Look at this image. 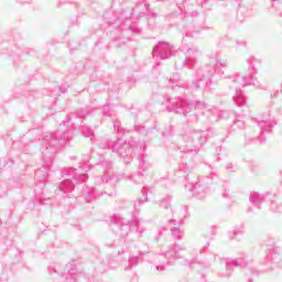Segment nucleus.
<instances>
[{
  "mask_svg": "<svg viewBox=\"0 0 282 282\" xmlns=\"http://www.w3.org/2000/svg\"><path fill=\"white\" fill-rule=\"evenodd\" d=\"M228 67V59L221 58L216 55L214 62H209L196 70V77L191 83L186 84L180 78V74H174L170 78V85L172 89L176 87L183 89H189V91H199V89H206L208 80L213 78V75L224 76V69Z\"/></svg>",
  "mask_w": 282,
  "mask_h": 282,
  "instance_id": "obj_1",
  "label": "nucleus"
},
{
  "mask_svg": "<svg viewBox=\"0 0 282 282\" xmlns=\"http://www.w3.org/2000/svg\"><path fill=\"white\" fill-rule=\"evenodd\" d=\"M246 63L249 65V72H251V75L241 76L236 74L229 79V84L231 85L229 88L235 93L232 95V100L237 107H243V105H246V95L241 91V87L252 85L253 87H257V89H268V87L261 84V82L256 77L259 73V69L257 68V63L259 62L257 58L249 57L246 59Z\"/></svg>",
  "mask_w": 282,
  "mask_h": 282,
  "instance_id": "obj_2",
  "label": "nucleus"
},
{
  "mask_svg": "<svg viewBox=\"0 0 282 282\" xmlns=\"http://www.w3.org/2000/svg\"><path fill=\"white\" fill-rule=\"evenodd\" d=\"M111 161H102L101 165L106 169L104 176L95 177V187H90L84 192V197L89 204L93 199L97 197H102V195H109L113 197L116 195V186L118 184V177L111 173Z\"/></svg>",
  "mask_w": 282,
  "mask_h": 282,
  "instance_id": "obj_3",
  "label": "nucleus"
},
{
  "mask_svg": "<svg viewBox=\"0 0 282 282\" xmlns=\"http://www.w3.org/2000/svg\"><path fill=\"white\" fill-rule=\"evenodd\" d=\"M181 135L183 140L181 147L186 153H199L202 147L208 142V131L195 130L188 126L183 128Z\"/></svg>",
  "mask_w": 282,
  "mask_h": 282,
  "instance_id": "obj_4",
  "label": "nucleus"
},
{
  "mask_svg": "<svg viewBox=\"0 0 282 282\" xmlns=\"http://www.w3.org/2000/svg\"><path fill=\"white\" fill-rule=\"evenodd\" d=\"M166 102H169L166 106L167 111L178 113L180 116H186L193 110L202 111V113H204V110L208 109V105L204 101L193 100L188 102L180 97L175 98L174 101H171V98H167Z\"/></svg>",
  "mask_w": 282,
  "mask_h": 282,
  "instance_id": "obj_5",
  "label": "nucleus"
},
{
  "mask_svg": "<svg viewBox=\"0 0 282 282\" xmlns=\"http://www.w3.org/2000/svg\"><path fill=\"white\" fill-rule=\"evenodd\" d=\"M61 143V140H58V133L57 132H46L43 135L42 139V160L46 166H50L52 164V160H54V155H56V144Z\"/></svg>",
  "mask_w": 282,
  "mask_h": 282,
  "instance_id": "obj_6",
  "label": "nucleus"
},
{
  "mask_svg": "<svg viewBox=\"0 0 282 282\" xmlns=\"http://www.w3.org/2000/svg\"><path fill=\"white\" fill-rule=\"evenodd\" d=\"M224 261H225L226 271L223 273V276H225V279H230V276H232L234 268H245L246 274H253V275L259 274V271L250 267L251 262L246 258H236V259L226 258L224 259Z\"/></svg>",
  "mask_w": 282,
  "mask_h": 282,
  "instance_id": "obj_7",
  "label": "nucleus"
},
{
  "mask_svg": "<svg viewBox=\"0 0 282 282\" xmlns=\"http://www.w3.org/2000/svg\"><path fill=\"white\" fill-rule=\"evenodd\" d=\"M181 50L185 52V59L182 62L183 67L193 69L197 63V56H199V48L197 46L189 47L186 44V39H183Z\"/></svg>",
  "mask_w": 282,
  "mask_h": 282,
  "instance_id": "obj_8",
  "label": "nucleus"
},
{
  "mask_svg": "<svg viewBox=\"0 0 282 282\" xmlns=\"http://www.w3.org/2000/svg\"><path fill=\"white\" fill-rule=\"evenodd\" d=\"M213 184V180L210 176H203L198 178V182L195 185L188 187L192 191L193 195L198 199H204L207 193H210V185Z\"/></svg>",
  "mask_w": 282,
  "mask_h": 282,
  "instance_id": "obj_9",
  "label": "nucleus"
},
{
  "mask_svg": "<svg viewBox=\"0 0 282 282\" xmlns=\"http://www.w3.org/2000/svg\"><path fill=\"white\" fill-rule=\"evenodd\" d=\"M152 54L155 58H160V61H166V58L173 56V45L166 41H160L153 47Z\"/></svg>",
  "mask_w": 282,
  "mask_h": 282,
  "instance_id": "obj_10",
  "label": "nucleus"
},
{
  "mask_svg": "<svg viewBox=\"0 0 282 282\" xmlns=\"http://www.w3.org/2000/svg\"><path fill=\"white\" fill-rule=\"evenodd\" d=\"M160 257H163L164 259H166V262H162L155 265V270L158 272H164L166 265H171V259H175V260L182 259V257L177 254V251H175L172 246H170L169 250H166L165 252L160 253Z\"/></svg>",
  "mask_w": 282,
  "mask_h": 282,
  "instance_id": "obj_11",
  "label": "nucleus"
},
{
  "mask_svg": "<svg viewBox=\"0 0 282 282\" xmlns=\"http://www.w3.org/2000/svg\"><path fill=\"white\" fill-rule=\"evenodd\" d=\"M107 149H110L113 153H118L119 155H124L122 151L127 149V143L122 144V140L118 139L116 141H109L106 144Z\"/></svg>",
  "mask_w": 282,
  "mask_h": 282,
  "instance_id": "obj_12",
  "label": "nucleus"
},
{
  "mask_svg": "<svg viewBox=\"0 0 282 282\" xmlns=\"http://www.w3.org/2000/svg\"><path fill=\"white\" fill-rule=\"evenodd\" d=\"M276 121L272 119H262L258 121V126L260 128V135H263V133L268 132L270 133L272 131V127H275Z\"/></svg>",
  "mask_w": 282,
  "mask_h": 282,
  "instance_id": "obj_13",
  "label": "nucleus"
},
{
  "mask_svg": "<svg viewBox=\"0 0 282 282\" xmlns=\"http://www.w3.org/2000/svg\"><path fill=\"white\" fill-rule=\"evenodd\" d=\"M249 202L256 206V208H261V204L265 202V195H261L258 192L250 193Z\"/></svg>",
  "mask_w": 282,
  "mask_h": 282,
  "instance_id": "obj_14",
  "label": "nucleus"
},
{
  "mask_svg": "<svg viewBox=\"0 0 282 282\" xmlns=\"http://www.w3.org/2000/svg\"><path fill=\"white\" fill-rule=\"evenodd\" d=\"M151 169V163L144 154L139 158V175H145L147 171Z\"/></svg>",
  "mask_w": 282,
  "mask_h": 282,
  "instance_id": "obj_15",
  "label": "nucleus"
},
{
  "mask_svg": "<svg viewBox=\"0 0 282 282\" xmlns=\"http://www.w3.org/2000/svg\"><path fill=\"white\" fill-rule=\"evenodd\" d=\"M59 193H62L63 197L69 196V193H72V180L66 178L61 183Z\"/></svg>",
  "mask_w": 282,
  "mask_h": 282,
  "instance_id": "obj_16",
  "label": "nucleus"
},
{
  "mask_svg": "<svg viewBox=\"0 0 282 282\" xmlns=\"http://www.w3.org/2000/svg\"><path fill=\"white\" fill-rule=\"evenodd\" d=\"M59 282H72V263L66 264L65 269L61 272Z\"/></svg>",
  "mask_w": 282,
  "mask_h": 282,
  "instance_id": "obj_17",
  "label": "nucleus"
},
{
  "mask_svg": "<svg viewBox=\"0 0 282 282\" xmlns=\"http://www.w3.org/2000/svg\"><path fill=\"white\" fill-rule=\"evenodd\" d=\"M73 175L75 176V180H79V182H85L87 180V172L83 170L82 166L78 169H73Z\"/></svg>",
  "mask_w": 282,
  "mask_h": 282,
  "instance_id": "obj_18",
  "label": "nucleus"
},
{
  "mask_svg": "<svg viewBox=\"0 0 282 282\" xmlns=\"http://www.w3.org/2000/svg\"><path fill=\"white\" fill-rule=\"evenodd\" d=\"M139 261H140L139 256H130L128 259V263L122 264L123 270H131V268H135V265H138Z\"/></svg>",
  "mask_w": 282,
  "mask_h": 282,
  "instance_id": "obj_19",
  "label": "nucleus"
},
{
  "mask_svg": "<svg viewBox=\"0 0 282 282\" xmlns=\"http://www.w3.org/2000/svg\"><path fill=\"white\" fill-rule=\"evenodd\" d=\"M143 197L142 198H138L137 202L134 203V209L138 210V206H142V204H147L148 198L147 195L149 192H147V188L143 187V189L141 191Z\"/></svg>",
  "mask_w": 282,
  "mask_h": 282,
  "instance_id": "obj_20",
  "label": "nucleus"
},
{
  "mask_svg": "<svg viewBox=\"0 0 282 282\" xmlns=\"http://www.w3.org/2000/svg\"><path fill=\"white\" fill-rule=\"evenodd\" d=\"M234 128L235 129H245L246 128V121L243 120V117L238 116L236 117L234 121Z\"/></svg>",
  "mask_w": 282,
  "mask_h": 282,
  "instance_id": "obj_21",
  "label": "nucleus"
},
{
  "mask_svg": "<svg viewBox=\"0 0 282 282\" xmlns=\"http://www.w3.org/2000/svg\"><path fill=\"white\" fill-rule=\"evenodd\" d=\"M111 224H115V226H122V224H126V221L122 216L115 214L111 216Z\"/></svg>",
  "mask_w": 282,
  "mask_h": 282,
  "instance_id": "obj_22",
  "label": "nucleus"
},
{
  "mask_svg": "<svg viewBox=\"0 0 282 282\" xmlns=\"http://www.w3.org/2000/svg\"><path fill=\"white\" fill-rule=\"evenodd\" d=\"M171 232H172V237H174V239L180 240L184 237V231L182 229H180L178 227L171 228Z\"/></svg>",
  "mask_w": 282,
  "mask_h": 282,
  "instance_id": "obj_23",
  "label": "nucleus"
},
{
  "mask_svg": "<svg viewBox=\"0 0 282 282\" xmlns=\"http://www.w3.org/2000/svg\"><path fill=\"white\" fill-rule=\"evenodd\" d=\"M82 133L85 138H94V130L87 126L82 127Z\"/></svg>",
  "mask_w": 282,
  "mask_h": 282,
  "instance_id": "obj_24",
  "label": "nucleus"
},
{
  "mask_svg": "<svg viewBox=\"0 0 282 282\" xmlns=\"http://www.w3.org/2000/svg\"><path fill=\"white\" fill-rule=\"evenodd\" d=\"M270 210L272 213H281L282 210V204H278L276 202H272L270 206Z\"/></svg>",
  "mask_w": 282,
  "mask_h": 282,
  "instance_id": "obj_25",
  "label": "nucleus"
},
{
  "mask_svg": "<svg viewBox=\"0 0 282 282\" xmlns=\"http://www.w3.org/2000/svg\"><path fill=\"white\" fill-rule=\"evenodd\" d=\"M77 118H85V116H89V109L84 108L76 111Z\"/></svg>",
  "mask_w": 282,
  "mask_h": 282,
  "instance_id": "obj_26",
  "label": "nucleus"
},
{
  "mask_svg": "<svg viewBox=\"0 0 282 282\" xmlns=\"http://www.w3.org/2000/svg\"><path fill=\"white\" fill-rule=\"evenodd\" d=\"M50 274H56L58 272V264L53 263L48 267Z\"/></svg>",
  "mask_w": 282,
  "mask_h": 282,
  "instance_id": "obj_27",
  "label": "nucleus"
},
{
  "mask_svg": "<svg viewBox=\"0 0 282 282\" xmlns=\"http://www.w3.org/2000/svg\"><path fill=\"white\" fill-rule=\"evenodd\" d=\"M171 206V199L170 198H164L161 200V208L169 209Z\"/></svg>",
  "mask_w": 282,
  "mask_h": 282,
  "instance_id": "obj_28",
  "label": "nucleus"
},
{
  "mask_svg": "<svg viewBox=\"0 0 282 282\" xmlns=\"http://www.w3.org/2000/svg\"><path fill=\"white\" fill-rule=\"evenodd\" d=\"M237 235H243V229H234L230 239H235Z\"/></svg>",
  "mask_w": 282,
  "mask_h": 282,
  "instance_id": "obj_29",
  "label": "nucleus"
},
{
  "mask_svg": "<svg viewBox=\"0 0 282 282\" xmlns=\"http://www.w3.org/2000/svg\"><path fill=\"white\" fill-rule=\"evenodd\" d=\"M171 246H172V249L175 250L176 254H177V250H186V247L182 245H171Z\"/></svg>",
  "mask_w": 282,
  "mask_h": 282,
  "instance_id": "obj_30",
  "label": "nucleus"
},
{
  "mask_svg": "<svg viewBox=\"0 0 282 282\" xmlns=\"http://www.w3.org/2000/svg\"><path fill=\"white\" fill-rule=\"evenodd\" d=\"M25 54H28L29 56H34V54H36V51H34V48H26Z\"/></svg>",
  "mask_w": 282,
  "mask_h": 282,
  "instance_id": "obj_31",
  "label": "nucleus"
},
{
  "mask_svg": "<svg viewBox=\"0 0 282 282\" xmlns=\"http://www.w3.org/2000/svg\"><path fill=\"white\" fill-rule=\"evenodd\" d=\"M148 17H151L152 19H156L158 13H155L153 10H148Z\"/></svg>",
  "mask_w": 282,
  "mask_h": 282,
  "instance_id": "obj_32",
  "label": "nucleus"
},
{
  "mask_svg": "<svg viewBox=\"0 0 282 282\" xmlns=\"http://www.w3.org/2000/svg\"><path fill=\"white\" fill-rule=\"evenodd\" d=\"M226 169H227V171H232L234 173H235V171H237V169H235V165H232V163H228L226 165Z\"/></svg>",
  "mask_w": 282,
  "mask_h": 282,
  "instance_id": "obj_33",
  "label": "nucleus"
},
{
  "mask_svg": "<svg viewBox=\"0 0 282 282\" xmlns=\"http://www.w3.org/2000/svg\"><path fill=\"white\" fill-rule=\"evenodd\" d=\"M208 248H210V242H207L206 246L199 250V254H204V251L208 250Z\"/></svg>",
  "mask_w": 282,
  "mask_h": 282,
  "instance_id": "obj_34",
  "label": "nucleus"
},
{
  "mask_svg": "<svg viewBox=\"0 0 282 282\" xmlns=\"http://www.w3.org/2000/svg\"><path fill=\"white\" fill-rule=\"evenodd\" d=\"M113 127H115V131H118V133H120L122 130L120 129V122H115V124H113Z\"/></svg>",
  "mask_w": 282,
  "mask_h": 282,
  "instance_id": "obj_35",
  "label": "nucleus"
},
{
  "mask_svg": "<svg viewBox=\"0 0 282 282\" xmlns=\"http://www.w3.org/2000/svg\"><path fill=\"white\" fill-rule=\"evenodd\" d=\"M191 263H195V259L183 261V265H191Z\"/></svg>",
  "mask_w": 282,
  "mask_h": 282,
  "instance_id": "obj_36",
  "label": "nucleus"
},
{
  "mask_svg": "<svg viewBox=\"0 0 282 282\" xmlns=\"http://www.w3.org/2000/svg\"><path fill=\"white\" fill-rule=\"evenodd\" d=\"M183 220H175V219H171L169 220V224H173L174 226H177V224H182Z\"/></svg>",
  "mask_w": 282,
  "mask_h": 282,
  "instance_id": "obj_37",
  "label": "nucleus"
},
{
  "mask_svg": "<svg viewBox=\"0 0 282 282\" xmlns=\"http://www.w3.org/2000/svg\"><path fill=\"white\" fill-rule=\"evenodd\" d=\"M137 232H138L139 237H142V232H144V228L138 227Z\"/></svg>",
  "mask_w": 282,
  "mask_h": 282,
  "instance_id": "obj_38",
  "label": "nucleus"
},
{
  "mask_svg": "<svg viewBox=\"0 0 282 282\" xmlns=\"http://www.w3.org/2000/svg\"><path fill=\"white\" fill-rule=\"evenodd\" d=\"M236 43H237L236 50H239V45H246V42L237 41Z\"/></svg>",
  "mask_w": 282,
  "mask_h": 282,
  "instance_id": "obj_39",
  "label": "nucleus"
},
{
  "mask_svg": "<svg viewBox=\"0 0 282 282\" xmlns=\"http://www.w3.org/2000/svg\"><path fill=\"white\" fill-rule=\"evenodd\" d=\"M69 173H72V170H70V169H64V174H65V175H69Z\"/></svg>",
  "mask_w": 282,
  "mask_h": 282,
  "instance_id": "obj_40",
  "label": "nucleus"
},
{
  "mask_svg": "<svg viewBox=\"0 0 282 282\" xmlns=\"http://www.w3.org/2000/svg\"><path fill=\"white\" fill-rule=\"evenodd\" d=\"M61 6H63L64 3H69V0H59Z\"/></svg>",
  "mask_w": 282,
  "mask_h": 282,
  "instance_id": "obj_41",
  "label": "nucleus"
},
{
  "mask_svg": "<svg viewBox=\"0 0 282 282\" xmlns=\"http://www.w3.org/2000/svg\"><path fill=\"white\" fill-rule=\"evenodd\" d=\"M63 124H69V117L65 121H63Z\"/></svg>",
  "mask_w": 282,
  "mask_h": 282,
  "instance_id": "obj_42",
  "label": "nucleus"
},
{
  "mask_svg": "<svg viewBox=\"0 0 282 282\" xmlns=\"http://www.w3.org/2000/svg\"><path fill=\"white\" fill-rule=\"evenodd\" d=\"M144 8H145V10H149V7L151 6V4H149V3H147V2H144Z\"/></svg>",
  "mask_w": 282,
  "mask_h": 282,
  "instance_id": "obj_43",
  "label": "nucleus"
},
{
  "mask_svg": "<svg viewBox=\"0 0 282 282\" xmlns=\"http://www.w3.org/2000/svg\"><path fill=\"white\" fill-rule=\"evenodd\" d=\"M80 256H78L77 258L73 259V261H79Z\"/></svg>",
  "mask_w": 282,
  "mask_h": 282,
  "instance_id": "obj_44",
  "label": "nucleus"
},
{
  "mask_svg": "<svg viewBox=\"0 0 282 282\" xmlns=\"http://www.w3.org/2000/svg\"><path fill=\"white\" fill-rule=\"evenodd\" d=\"M279 94V90L272 96V98H276V95Z\"/></svg>",
  "mask_w": 282,
  "mask_h": 282,
  "instance_id": "obj_45",
  "label": "nucleus"
},
{
  "mask_svg": "<svg viewBox=\"0 0 282 282\" xmlns=\"http://www.w3.org/2000/svg\"><path fill=\"white\" fill-rule=\"evenodd\" d=\"M127 177V180H133V176H126Z\"/></svg>",
  "mask_w": 282,
  "mask_h": 282,
  "instance_id": "obj_46",
  "label": "nucleus"
},
{
  "mask_svg": "<svg viewBox=\"0 0 282 282\" xmlns=\"http://www.w3.org/2000/svg\"><path fill=\"white\" fill-rule=\"evenodd\" d=\"M124 253V250H121L118 252V254H123Z\"/></svg>",
  "mask_w": 282,
  "mask_h": 282,
  "instance_id": "obj_47",
  "label": "nucleus"
},
{
  "mask_svg": "<svg viewBox=\"0 0 282 282\" xmlns=\"http://www.w3.org/2000/svg\"><path fill=\"white\" fill-rule=\"evenodd\" d=\"M123 162H126V164H129V163H130L129 161H127V160H124V159H123Z\"/></svg>",
  "mask_w": 282,
  "mask_h": 282,
  "instance_id": "obj_48",
  "label": "nucleus"
},
{
  "mask_svg": "<svg viewBox=\"0 0 282 282\" xmlns=\"http://www.w3.org/2000/svg\"><path fill=\"white\" fill-rule=\"evenodd\" d=\"M155 241H160V238H159V237H156V238H155Z\"/></svg>",
  "mask_w": 282,
  "mask_h": 282,
  "instance_id": "obj_49",
  "label": "nucleus"
},
{
  "mask_svg": "<svg viewBox=\"0 0 282 282\" xmlns=\"http://www.w3.org/2000/svg\"><path fill=\"white\" fill-rule=\"evenodd\" d=\"M62 177H65V173L62 172Z\"/></svg>",
  "mask_w": 282,
  "mask_h": 282,
  "instance_id": "obj_50",
  "label": "nucleus"
},
{
  "mask_svg": "<svg viewBox=\"0 0 282 282\" xmlns=\"http://www.w3.org/2000/svg\"><path fill=\"white\" fill-rule=\"evenodd\" d=\"M253 142H257V139H251Z\"/></svg>",
  "mask_w": 282,
  "mask_h": 282,
  "instance_id": "obj_51",
  "label": "nucleus"
},
{
  "mask_svg": "<svg viewBox=\"0 0 282 282\" xmlns=\"http://www.w3.org/2000/svg\"><path fill=\"white\" fill-rule=\"evenodd\" d=\"M140 254H144V252L140 251Z\"/></svg>",
  "mask_w": 282,
  "mask_h": 282,
  "instance_id": "obj_52",
  "label": "nucleus"
},
{
  "mask_svg": "<svg viewBox=\"0 0 282 282\" xmlns=\"http://www.w3.org/2000/svg\"><path fill=\"white\" fill-rule=\"evenodd\" d=\"M67 135V133H64V138Z\"/></svg>",
  "mask_w": 282,
  "mask_h": 282,
  "instance_id": "obj_53",
  "label": "nucleus"
},
{
  "mask_svg": "<svg viewBox=\"0 0 282 282\" xmlns=\"http://www.w3.org/2000/svg\"><path fill=\"white\" fill-rule=\"evenodd\" d=\"M163 135H166V132H163Z\"/></svg>",
  "mask_w": 282,
  "mask_h": 282,
  "instance_id": "obj_54",
  "label": "nucleus"
},
{
  "mask_svg": "<svg viewBox=\"0 0 282 282\" xmlns=\"http://www.w3.org/2000/svg\"><path fill=\"white\" fill-rule=\"evenodd\" d=\"M73 276H74V269H73Z\"/></svg>",
  "mask_w": 282,
  "mask_h": 282,
  "instance_id": "obj_55",
  "label": "nucleus"
},
{
  "mask_svg": "<svg viewBox=\"0 0 282 282\" xmlns=\"http://www.w3.org/2000/svg\"><path fill=\"white\" fill-rule=\"evenodd\" d=\"M249 282H252V280H249Z\"/></svg>",
  "mask_w": 282,
  "mask_h": 282,
  "instance_id": "obj_56",
  "label": "nucleus"
},
{
  "mask_svg": "<svg viewBox=\"0 0 282 282\" xmlns=\"http://www.w3.org/2000/svg\"><path fill=\"white\" fill-rule=\"evenodd\" d=\"M273 2L276 1V0H272Z\"/></svg>",
  "mask_w": 282,
  "mask_h": 282,
  "instance_id": "obj_57",
  "label": "nucleus"
}]
</instances>
